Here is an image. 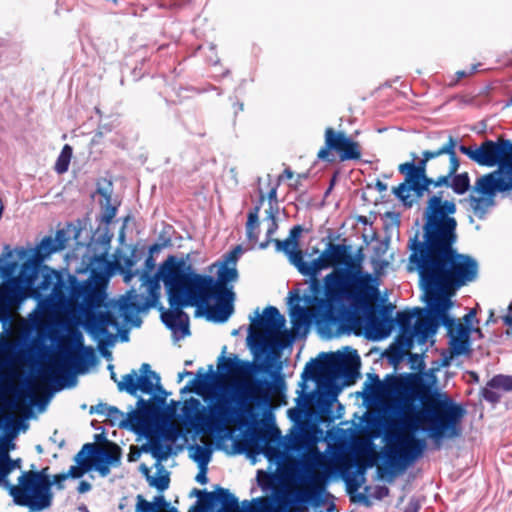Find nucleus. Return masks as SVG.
Instances as JSON below:
<instances>
[{
	"instance_id": "19",
	"label": "nucleus",
	"mask_w": 512,
	"mask_h": 512,
	"mask_svg": "<svg viewBox=\"0 0 512 512\" xmlns=\"http://www.w3.org/2000/svg\"><path fill=\"white\" fill-rule=\"evenodd\" d=\"M194 493L199 500L190 508L189 512H209L217 504H221V508L217 512H240L237 497L228 489L217 487L214 492L194 489Z\"/></svg>"
},
{
	"instance_id": "33",
	"label": "nucleus",
	"mask_w": 512,
	"mask_h": 512,
	"mask_svg": "<svg viewBox=\"0 0 512 512\" xmlns=\"http://www.w3.org/2000/svg\"><path fill=\"white\" fill-rule=\"evenodd\" d=\"M74 461L77 465L70 466L69 470L65 473L68 478H80L86 472L91 470L90 460L85 456L84 451L80 450L74 457Z\"/></svg>"
},
{
	"instance_id": "14",
	"label": "nucleus",
	"mask_w": 512,
	"mask_h": 512,
	"mask_svg": "<svg viewBox=\"0 0 512 512\" xmlns=\"http://www.w3.org/2000/svg\"><path fill=\"white\" fill-rule=\"evenodd\" d=\"M461 153L481 166L499 167V172L512 176V142L503 137L496 141L485 140L480 146L459 145Z\"/></svg>"
},
{
	"instance_id": "36",
	"label": "nucleus",
	"mask_w": 512,
	"mask_h": 512,
	"mask_svg": "<svg viewBox=\"0 0 512 512\" xmlns=\"http://www.w3.org/2000/svg\"><path fill=\"white\" fill-rule=\"evenodd\" d=\"M143 451L150 452L158 462L166 460L171 453V446L164 445L159 439L150 440L148 445L143 446Z\"/></svg>"
},
{
	"instance_id": "40",
	"label": "nucleus",
	"mask_w": 512,
	"mask_h": 512,
	"mask_svg": "<svg viewBox=\"0 0 512 512\" xmlns=\"http://www.w3.org/2000/svg\"><path fill=\"white\" fill-rule=\"evenodd\" d=\"M254 506L248 512H288L286 509L275 507L268 498L259 497L253 500Z\"/></svg>"
},
{
	"instance_id": "42",
	"label": "nucleus",
	"mask_w": 512,
	"mask_h": 512,
	"mask_svg": "<svg viewBox=\"0 0 512 512\" xmlns=\"http://www.w3.org/2000/svg\"><path fill=\"white\" fill-rule=\"evenodd\" d=\"M411 348L412 347H406L404 343L401 341V339L397 338V345L395 347L390 348L388 355L391 364H393L394 366L399 365L404 360L408 351Z\"/></svg>"
},
{
	"instance_id": "45",
	"label": "nucleus",
	"mask_w": 512,
	"mask_h": 512,
	"mask_svg": "<svg viewBox=\"0 0 512 512\" xmlns=\"http://www.w3.org/2000/svg\"><path fill=\"white\" fill-rule=\"evenodd\" d=\"M159 470L163 471L164 474H162L158 477L152 476L148 483L150 486L155 487L157 490L162 492V491L168 489L169 483H170V478H169L168 472L165 471L162 466L160 467Z\"/></svg>"
},
{
	"instance_id": "2",
	"label": "nucleus",
	"mask_w": 512,
	"mask_h": 512,
	"mask_svg": "<svg viewBox=\"0 0 512 512\" xmlns=\"http://www.w3.org/2000/svg\"><path fill=\"white\" fill-rule=\"evenodd\" d=\"M333 271L324 277V297L314 298L317 316L326 325L347 324L364 326L380 337L388 335L383 320L388 319L392 306L374 305L379 291L372 276L355 267L351 247L329 242L321 253Z\"/></svg>"
},
{
	"instance_id": "44",
	"label": "nucleus",
	"mask_w": 512,
	"mask_h": 512,
	"mask_svg": "<svg viewBox=\"0 0 512 512\" xmlns=\"http://www.w3.org/2000/svg\"><path fill=\"white\" fill-rule=\"evenodd\" d=\"M107 419L111 422L112 425H118L120 427H128L130 426L129 423V416L127 419L124 418L123 412H121L117 407L111 406L109 411L106 415Z\"/></svg>"
},
{
	"instance_id": "26",
	"label": "nucleus",
	"mask_w": 512,
	"mask_h": 512,
	"mask_svg": "<svg viewBox=\"0 0 512 512\" xmlns=\"http://www.w3.org/2000/svg\"><path fill=\"white\" fill-rule=\"evenodd\" d=\"M410 384H419V378L415 374L405 375H387L384 379L385 396H394L395 398Z\"/></svg>"
},
{
	"instance_id": "8",
	"label": "nucleus",
	"mask_w": 512,
	"mask_h": 512,
	"mask_svg": "<svg viewBox=\"0 0 512 512\" xmlns=\"http://www.w3.org/2000/svg\"><path fill=\"white\" fill-rule=\"evenodd\" d=\"M242 252L240 246L225 254L222 260L213 264L217 267L216 279L209 275L195 273L183 260L169 256L171 266H181V277L210 305L208 318L217 323L226 322L234 312L235 293L233 284L239 279L237 262Z\"/></svg>"
},
{
	"instance_id": "30",
	"label": "nucleus",
	"mask_w": 512,
	"mask_h": 512,
	"mask_svg": "<svg viewBox=\"0 0 512 512\" xmlns=\"http://www.w3.org/2000/svg\"><path fill=\"white\" fill-rule=\"evenodd\" d=\"M264 195L260 191V201L252 210L249 211L246 222V234L250 241L257 242L259 238V211L264 201Z\"/></svg>"
},
{
	"instance_id": "50",
	"label": "nucleus",
	"mask_w": 512,
	"mask_h": 512,
	"mask_svg": "<svg viewBox=\"0 0 512 512\" xmlns=\"http://www.w3.org/2000/svg\"><path fill=\"white\" fill-rule=\"evenodd\" d=\"M136 512H157V507L145 500L141 495L137 496Z\"/></svg>"
},
{
	"instance_id": "17",
	"label": "nucleus",
	"mask_w": 512,
	"mask_h": 512,
	"mask_svg": "<svg viewBox=\"0 0 512 512\" xmlns=\"http://www.w3.org/2000/svg\"><path fill=\"white\" fill-rule=\"evenodd\" d=\"M426 449V441L413 434L397 435L384 451L386 464L393 470H404L420 458Z\"/></svg>"
},
{
	"instance_id": "25",
	"label": "nucleus",
	"mask_w": 512,
	"mask_h": 512,
	"mask_svg": "<svg viewBox=\"0 0 512 512\" xmlns=\"http://www.w3.org/2000/svg\"><path fill=\"white\" fill-rule=\"evenodd\" d=\"M502 392L512 391V376L499 374L491 378L482 389L481 395L484 400L490 403H497L501 399Z\"/></svg>"
},
{
	"instance_id": "23",
	"label": "nucleus",
	"mask_w": 512,
	"mask_h": 512,
	"mask_svg": "<svg viewBox=\"0 0 512 512\" xmlns=\"http://www.w3.org/2000/svg\"><path fill=\"white\" fill-rule=\"evenodd\" d=\"M499 171H494L477 178L472 192L495 199L497 192H505L512 189V176L508 179L500 176Z\"/></svg>"
},
{
	"instance_id": "28",
	"label": "nucleus",
	"mask_w": 512,
	"mask_h": 512,
	"mask_svg": "<svg viewBox=\"0 0 512 512\" xmlns=\"http://www.w3.org/2000/svg\"><path fill=\"white\" fill-rule=\"evenodd\" d=\"M462 202L468 203L470 209L479 219H484L488 211L495 205V199L480 194L476 196L473 192Z\"/></svg>"
},
{
	"instance_id": "57",
	"label": "nucleus",
	"mask_w": 512,
	"mask_h": 512,
	"mask_svg": "<svg viewBox=\"0 0 512 512\" xmlns=\"http://www.w3.org/2000/svg\"><path fill=\"white\" fill-rule=\"evenodd\" d=\"M279 438H280V430L276 427H271L270 429H268L263 436V439L265 441L275 440V439H279Z\"/></svg>"
},
{
	"instance_id": "54",
	"label": "nucleus",
	"mask_w": 512,
	"mask_h": 512,
	"mask_svg": "<svg viewBox=\"0 0 512 512\" xmlns=\"http://www.w3.org/2000/svg\"><path fill=\"white\" fill-rule=\"evenodd\" d=\"M111 406H109L108 404L106 403H99L95 406H91L90 408V413L93 414V413H96L98 415H103V416H106L107 415V412L109 411Z\"/></svg>"
},
{
	"instance_id": "52",
	"label": "nucleus",
	"mask_w": 512,
	"mask_h": 512,
	"mask_svg": "<svg viewBox=\"0 0 512 512\" xmlns=\"http://www.w3.org/2000/svg\"><path fill=\"white\" fill-rule=\"evenodd\" d=\"M14 469V461L11 458H0V477L8 476Z\"/></svg>"
},
{
	"instance_id": "53",
	"label": "nucleus",
	"mask_w": 512,
	"mask_h": 512,
	"mask_svg": "<svg viewBox=\"0 0 512 512\" xmlns=\"http://www.w3.org/2000/svg\"><path fill=\"white\" fill-rule=\"evenodd\" d=\"M14 448V444L7 439L0 440V458H10L9 451Z\"/></svg>"
},
{
	"instance_id": "43",
	"label": "nucleus",
	"mask_w": 512,
	"mask_h": 512,
	"mask_svg": "<svg viewBox=\"0 0 512 512\" xmlns=\"http://www.w3.org/2000/svg\"><path fill=\"white\" fill-rule=\"evenodd\" d=\"M72 157V148L70 145L66 144L60 153V155L57 158L56 164H55V170L59 174L65 173L70 164V160Z\"/></svg>"
},
{
	"instance_id": "16",
	"label": "nucleus",
	"mask_w": 512,
	"mask_h": 512,
	"mask_svg": "<svg viewBox=\"0 0 512 512\" xmlns=\"http://www.w3.org/2000/svg\"><path fill=\"white\" fill-rule=\"evenodd\" d=\"M160 381L159 374L153 371L148 363H143L139 368V374L136 370H132L122 376V380L118 382V390L125 391L132 396H136L138 391L144 394H154L153 400L160 405H165L168 393Z\"/></svg>"
},
{
	"instance_id": "47",
	"label": "nucleus",
	"mask_w": 512,
	"mask_h": 512,
	"mask_svg": "<svg viewBox=\"0 0 512 512\" xmlns=\"http://www.w3.org/2000/svg\"><path fill=\"white\" fill-rule=\"evenodd\" d=\"M305 460L310 467H323L326 457L318 450H315L308 454Z\"/></svg>"
},
{
	"instance_id": "1",
	"label": "nucleus",
	"mask_w": 512,
	"mask_h": 512,
	"mask_svg": "<svg viewBox=\"0 0 512 512\" xmlns=\"http://www.w3.org/2000/svg\"><path fill=\"white\" fill-rule=\"evenodd\" d=\"M457 208L432 203L429 219L423 225V237L410 238L408 270L419 274V284L425 300L451 299L454 291L473 282L478 276L477 261L461 254L457 242Z\"/></svg>"
},
{
	"instance_id": "6",
	"label": "nucleus",
	"mask_w": 512,
	"mask_h": 512,
	"mask_svg": "<svg viewBox=\"0 0 512 512\" xmlns=\"http://www.w3.org/2000/svg\"><path fill=\"white\" fill-rule=\"evenodd\" d=\"M394 402L405 426L413 432L426 433L438 445L443 439H454L461 435V422L466 410L446 395L424 399L416 384H410Z\"/></svg>"
},
{
	"instance_id": "56",
	"label": "nucleus",
	"mask_w": 512,
	"mask_h": 512,
	"mask_svg": "<svg viewBox=\"0 0 512 512\" xmlns=\"http://www.w3.org/2000/svg\"><path fill=\"white\" fill-rule=\"evenodd\" d=\"M409 361L413 369H422L424 367L423 359L418 354H409Z\"/></svg>"
},
{
	"instance_id": "7",
	"label": "nucleus",
	"mask_w": 512,
	"mask_h": 512,
	"mask_svg": "<svg viewBox=\"0 0 512 512\" xmlns=\"http://www.w3.org/2000/svg\"><path fill=\"white\" fill-rule=\"evenodd\" d=\"M255 314L254 318H250L251 327L247 337V344L254 356V361L238 359L234 374L241 376L268 374L272 380H266L275 384L272 395L279 390L280 385H284L280 375L281 350L293 342V336L289 331L283 330L286 320L276 307H266L262 316L258 309Z\"/></svg>"
},
{
	"instance_id": "31",
	"label": "nucleus",
	"mask_w": 512,
	"mask_h": 512,
	"mask_svg": "<svg viewBox=\"0 0 512 512\" xmlns=\"http://www.w3.org/2000/svg\"><path fill=\"white\" fill-rule=\"evenodd\" d=\"M365 392V398L368 402L385 397L384 380L381 381L377 374H368L367 381L365 382Z\"/></svg>"
},
{
	"instance_id": "15",
	"label": "nucleus",
	"mask_w": 512,
	"mask_h": 512,
	"mask_svg": "<svg viewBox=\"0 0 512 512\" xmlns=\"http://www.w3.org/2000/svg\"><path fill=\"white\" fill-rule=\"evenodd\" d=\"M395 322L400 329L398 338L406 347H413L415 339L419 344H424L437 332L434 314L430 312L428 303L425 309L414 308L413 311L398 312Z\"/></svg>"
},
{
	"instance_id": "51",
	"label": "nucleus",
	"mask_w": 512,
	"mask_h": 512,
	"mask_svg": "<svg viewBox=\"0 0 512 512\" xmlns=\"http://www.w3.org/2000/svg\"><path fill=\"white\" fill-rule=\"evenodd\" d=\"M162 435L166 440L175 441L179 436V430L172 423H167L162 430Z\"/></svg>"
},
{
	"instance_id": "9",
	"label": "nucleus",
	"mask_w": 512,
	"mask_h": 512,
	"mask_svg": "<svg viewBox=\"0 0 512 512\" xmlns=\"http://www.w3.org/2000/svg\"><path fill=\"white\" fill-rule=\"evenodd\" d=\"M181 266H171L165 261L159 268V275L167 291L171 310L162 314V321L173 332H181L182 336H188L189 317L183 308L196 306L205 308L208 313V305L203 298L181 277Z\"/></svg>"
},
{
	"instance_id": "27",
	"label": "nucleus",
	"mask_w": 512,
	"mask_h": 512,
	"mask_svg": "<svg viewBox=\"0 0 512 512\" xmlns=\"http://www.w3.org/2000/svg\"><path fill=\"white\" fill-rule=\"evenodd\" d=\"M348 137L343 131L336 132L333 128L328 127L325 130V146L318 152V158L321 160L331 161L329 158L330 151L338 152Z\"/></svg>"
},
{
	"instance_id": "41",
	"label": "nucleus",
	"mask_w": 512,
	"mask_h": 512,
	"mask_svg": "<svg viewBox=\"0 0 512 512\" xmlns=\"http://www.w3.org/2000/svg\"><path fill=\"white\" fill-rule=\"evenodd\" d=\"M194 450L192 458L198 463L200 468H205L211 461L212 450L208 446L195 445L191 447Z\"/></svg>"
},
{
	"instance_id": "58",
	"label": "nucleus",
	"mask_w": 512,
	"mask_h": 512,
	"mask_svg": "<svg viewBox=\"0 0 512 512\" xmlns=\"http://www.w3.org/2000/svg\"><path fill=\"white\" fill-rule=\"evenodd\" d=\"M302 231H303V229H302V227L300 225L294 226L290 230V234H289V237L287 239L293 240L295 242H298V238L300 237Z\"/></svg>"
},
{
	"instance_id": "22",
	"label": "nucleus",
	"mask_w": 512,
	"mask_h": 512,
	"mask_svg": "<svg viewBox=\"0 0 512 512\" xmlns=\"http://www.w3.org/2000/svg\"><path fill=\"white\" fill-rule=\"evenodd\" d=\"M87 459L90 460L91 469L94 468L102 477H106L110 473V464H116L120 460L118 452L108 451L98 447L93 443H86L81 448Z\"/></svg>"
},
{
	"instance_id": "37",
	"label": "nucleus",
	"mask_w": 512,
	"mask_h": 512,
	"mask_svg": "<svg viewBox=\"0 0 512 512\" xmlns=\"http://www.w3.org/2000/svg\"><path fill=\"white\" fill-rule=\"evenodd\" d=\"M341 161L358 160L361 157L359 144L351 138H347L337 152Z\"/></svg>"
},
{
	"instance_id": "59",
	"label": "nucleus",
	"mask_w": 512,
	"mask_h": 512,
	"mask_svg": "<svg viewBox=\"0 0 512 512\" xmlns=\"http://www.w3.org/2000/svg\"><path fill=\"white\" fill-rule=\"evenodd\" d=\"M152 504H154L155 507H157V511L166 508L168 505L166 499L162 495L156 496Z\"/></svg>"
},
{
	"instance_id": "34",
	"label": "nucleus",
	"mask_w": 512,
	"mask_h": 512,
	"mask_svg": "<svg viewBox=\"0 0 512 512\" xmlns=\"http://www.w3.org/2000/svg\"><path fill=\"white\" fill-rule=\"evenodd\" d=\"M276 250L284 252L290 263L294 265L295 267L298 264L297 258H295V255L299 256L300 258L303 256L302 252L298 250V242H295L293 240L285 239V240H275Z\"/></svg>"
},
{
	"instance_id": "11",
	"label": "nucleus",
	"mask_w": 512,
	"mask_h": 512,
	"mask_svg": "<svg viewBox=\"0 0 512 512\" xmlns=\"http://www.w3.org/2000/svg\"><path fill=\"white\" fill-rule=\"evenodd\" d=\"M95 361L94 349L91 346H85L83 335L76 331L72 335V347L62 353L59 361H54L49 367L43 368L40 371V377L54 381V376L64 375L67 380L73 379L71 384L73 386L76 382L74 374L85 373ZM55 382L59 383L60 381L55 380Z\"/></svg>"
},
{
	"instance_id": "60",
	"label": "nucleus",
	"mask_w": 512,
	"mask_h": 512,
	"mask_svg": "<svg viewBox=\"0 0 512 512\" xmlns=\"http://www.w3.org/2000/svg\"><path fill=\"white\" fill-rule=\"evenodd\" d=\"M478 65H472L469 70H459L456 75L458 79L472 75L477 70Z\"/></svg>"
},
{
	"instance_id": "24",
	"label": "nucleus",
	"mask_w": 512,
	"mask_h": 512,
	"mask_svg": "<svg viewBox=\"0 0 512 512\" xmlns=\"http://www.w3.org/2000/svg\"><path fill=\"white\" fill-rule=\"evenodd\" d=\"M299 481L307 485L308 488L294 491L288 499L289 504L309 503L320 492L321 478L311 470L301 475Z\"/></svg>"
},
{
	"instance_id": "10",
	"label": "nucleus",
	"mask_w": 512,
	"mask_h": 512,
	"mask_svg": "<svg viewBox=\"0 0 512 512\" xmlns=\"http://www.w3.org/2000/svg\"><path fill=\"white\" fill-rule=\"evenodd\" d=\"M124 263L127 267V270L124 272L125 282L129 283L133 277L139 275L142 285H147L148 295L144 296L131 289L118 300L111 303L110 307L120 314L126 324L139 327L142 321L138 315L140 312L146 311L155 305L159 297V286L147 272L132 271L131 268L134 263L131 258H125Z\"/></svg>"
},
{
	"instance_id": "48",
	"label": "nucleus",
	"mask_w": 512,
	"mask_h": 512,
	"mask_svg": "<svg viewBox=\"0 0 512 512\" xmlns=\"http://www.w3.org/2000/svg\"><path fill=\"white\" fill-rule=\"evenodd\" d=\"M238 362L237 356L234 357H222L221 362L218 365L219 370L226 372V373H233L235 372L236 365Z\"/></svg>"
},
{
	"instance_id": "32",
	"label": "nucleus",
	"mask_w": 512,
	"mask_h": 512,
	"mask_svg": "<svg viewBox=\"0 0 512 512\" xmlns=\"http://www.w3.org/2000/svg\"><path fill=\"white\" fill-rule=\"evenodd\" d=\"M62 248L63 245L58 241V239H53L51 236H46L36 246L34 257L38 261H43L46 257Z\"/></svg>"
},
{
	"instance_id": "5",
	"label": "nucleus",
	"mask_w": 512,
	"mask_h": 512,
	"mask_svg": "<svg viewBox=\"0 0 512 512\" xmlns=\"http://www.w3.org/2000/svg\"><path fill=\"white\" fill-rule=\"evenodd\" d=\"M275 389L273 382L265 378L252 377L233 387L237 407H230L224 397H219L215 404L209 406L208 413L200 401L190 398L184 402L182 413L186 423L201 433L220 432L225 425L236 423L248 425L259 417L257 410L271 407V392Z\"/></svg>"
},
{
	"instance_id": "3",
	"label": "nucleus",
	"mask_w": 512,
	"mask_h": 512,
	"mask_svg": "<svg viewBox=\"0 0 512 512\" xmlns=\"http://www.w3.org/2000/svg\"><path fill=\"white\" fill-rule=\"evenodd\" d=\"M458 139L449 135L435 149L424 150L417 164L414 161L399 165L398 170L405 176L404 182L393 187V194L405 207L411 208L428 195L423 212L424 222L429 219V209L432 203L454 205V198H449L448 188L457 195H464L471 188L467 172L457 173L460 160L457 156Z\"/></svg>"
},
{
	"instance_id": "38",
	"label": "nucleus",
	"mask_w": 512,
	"mask_h": 512,
	"mask_svg": "<svg viewBox=\"0 0 512 512\" xmlns=\"http://www.w3.org/2000/svg\"><path fill=\"white\" fill-rule=\"evenodd\" d=\"M290 317L293 324V328L298 330L302 325L308 323L309 310L299 304L291 305Z\"/></svg>"
},
{
	"instance_id": "49",
	"label": "nucleus",
	"mask_w": 512,
	"mask_h": 512,
	"mask_svg": "<svg viewBox=\"0 0 512 512\" xmlns=\"http://www.w3.org/2000/svg\"><path fill=\"white\" fill-rule=\"evenodd\" d=\"M14 394L16 398L32 399L34 396L32 386L28 381L23 382L18 388H16Z\"/></svg>"
},
{
	"instance_id": "21",
	"label": "nucleus",
	"mask_w": 512,
	"mask_h": 512,
	"mask_svg": "<svg viewBox=\"0 0 512 512\" xmlns=\"http://www.w3.org/2000/svg\"><path fill=\"white\" fill-rule=\"evenodd\" d=\"M289 418L295 423V431L288 436V448L299 451L314 442L309 425L304 421L306 411L300 408L288 410Z\"/></svg>"
},
{
	"instance_id": "63",
	"label": "nucleus",
	"mask_w": 512,
	"mask_h": 512,
	"mask_svg": "<svg viewBox=\"0 0 512 512\" xmlns=\"http://www.w3.org/2000/svg\"><path fill=\"white\" fill-rule=\"evenodd\" d=\"M207 378V375L206 374H203L201 372H198L197 375H196V378L194 380L191 381V384L195 387H199V386H202L204 381L206 380Z\"/></svg>"
},
{
	"instance_id": "62",
	"label": "nucleus",
	"mask_w": 512,
	"mask_h": 512,
	"mask_svg": "<svg viewBox=\"0 0 512 512\" xmlns=\"http://www.w3.org/2000/svg\"><path fill=\"white\" fill-rule=\"evenodd\" d=\"M476 317L475 310H470L467 314L463 316V321L465 325H468L469 327H472L473 320Z\"/></svg>"
},
{
	"instance_id": "18",
	"label": "nucleus",
	"mask_w": 512,
	"mask_h": 512,
	"mask_svg": "<svg viewBox=\"0 0 512 512\" xmlns=\"http://www.w3.org/2000/svg\"><path fill=\"white\" fill-rule=\"evenodd\" d=\"M326 359L323 365L316 361L311 360L308 362L302 372V382L300 383L301 389L305 388V381L314 378L315 375L323 367L328 376L329 384L333 380L339 378L354 379L358 375V365L351 362L345 355L340 353L324 354ZM303 393V390H301Z\"/></svg>"
},
{
	"instance_id": "39",
	"label": "nucleus",
	"mask_w": 512,
	"mask_h": 512,
	"mask_svg": "<svg viewBox=\"0 0 512 512\" xmlns=\"http://www.w3.org/2000/svg\"><path fill=\"white\" fill-rule=\"evenodd\" d=\"M309 278H310L309 288H310V291L313 293V296L309 297L307 299V302L314 305V313H315V318H316L317 322L323 323V321L320 320V318L317 316L316 301L314 300V298H323L324 297V284L323 285L321 284V282L318 280L317 276L309 277ZM324 324H326V323L324 322Z\"/></svg>"
},
{
	"instance_id": "35",
	"label": "nucleus",
	"mask_w": 512,
	"mask_h": 512,
	"mask_svg": "<svg viewBox=\"0 0 512 512\" xmlns=\"http://www.w3.org/2000/svg\"><path fill=\"white\" fill-rule=\"evenodd\" d=\"M98 193L103 197L101 201L102 213L101 222L104 224H110L113 218L116 216L117 208L111 203V195L105 189L98 188Z\"/></svg>"
},
{
	"instance_id": "64",
	"label": "nucleus",
	"mask_w": 512,
	"mask_h": 512,
	"mask_svg": "<svg viewBox=\"0 0 512 512\" xmlns=\"http://www.w3.org/2000/svg\"><path fill=\"white\" fill-rule=\"evenodd\" d=\"M195 479L200 484H206L208 482V477H207V474H206V467L205 468H200V471L196 475Z\"/></svg>"
},
{
	"instance_id": "29",
	"label": "nucleus",
	"mask_w": 512,
	"mask_h": 512,
	"mask_svg": "<svg viewBox=\"0 0 512 512\" xmlns=\"http://www.w3.org/2000/svg\"><path fill=\"white\" fill-rule=\"evenodd\" d=\"M295 258H297L298 261L296 268L303 276H318L322 270L330 267L329 263L326 262L322 254H320V256L314 259L311 263L305 262L303 256L300 258L299 256L295 255Z\"/></svg>"
},
{
	"instance_id": "61",
	"label": "nucleus",
	"mask_w": 512,
	"mask_h": 512,
	"mask_svg": "<svg viewBox=\"0 0 512 512\" xmlns=\"http://www.w3.org/2000/svg\"><path fill=\"white\" fill-rule=\"evenodd\" d=\"M389 495V489L386 486H379L375 490V497L377 499H382Z\"/></svg>"
},
{
	"instance_id": "20",
	"label": "nucleus",
	"mask_w": 512,
	"mask_h": 512,
	"mask_svg": "<svg viewBox=\"0 0 512 512\" xmlns=\"http://www.w3.org/2000/svg\"><path fill=\"white\" fill-rule=\"evenodd\" d=\"M138 410L129 413L130 427L134 430L148 431L152 424L157 422L162 415V407L158 402L139 398Z\"/></svg>"
},
{
	"instance_id": "4",
	"label": "nucleus",
	"mask_w": 512,
	"mask_h": 512,
	"mask_svg": "<svg viewBox=\"0 0 512 512\" xmlns=\"http://www.w3.org/2000/svg\"><path fill=\"white\" fill-rule=\"evenodd\" d=\"M113 264L105 255L94 257L91 262V275L86 281H79L74 275L64 277L61 273L50 270L43 275L41 287L51 289V301L60 307L77 308L84 316V327L94 337L110 338L108 331L112 327L120 331V324L112 311H96L104 299V286L108 281Z\"/></svg>"
},
{
	"instance_id": "13",
	"label": "nucleus",
	"mask_w": 512,
	"mask_h": 512,
	"mask_svg": "<svg viewBox=\"0 0 512 512\" xmlns=\"http://www.w3.org/2000/svg\"><path fill=\"white\" fill-rule=\"evenodd\" d=\"M40 473L24 471L18 478V487H11L10 495L15 504L29 507L32 511H43L52 505L53 492L50 484L41 480Z\"/></svg>"
},
{
	"instance_id": "55",
	"label": "nucleus",
	"mask_w": 512,
	"mask_h": 512,
	"mask_svg": "<svg viewBox=\"0 0 512 512\" xmlns=\"http://www.w3.org/2000/svg\"><path fill=\"white\" fill-rule=\"evenodd\" d=\"M68 479V475L65 473L56 474L53 476V480H51L52 485H55L57 489H64V482Z\"/></svg>"
},
{
	"instance_id": "46",
	"label": "nucleus",
	"mask_w": 512,
	"mask_h": 512,
	"mask_svg": "<svg viewBox=\"0 0 512 512\" xmlns=\"http://www.w3.org/2000/svg\"><path fill=\"white\" fill-rule=\"evenodd\" d=\"M277 211H278L277 206L275 208H273L271 206L269 209L266 210L267 219L270 221L268 229H267V236H268L267 243L270 241V237L276 232V230L278 228V224H277V220H276V216H275Z\"/></svg>"
},
{
	"instance_id": "12",
	"label": "nucleus",
	"mask_w": 512,
	"mask_h": 512,
	"mask_svg": "<svg viewBox=\"0 0 512 512\" xmlns=\"http://www.w3.org/2000/svg\"><path fill=\"white\" fill-rule=\"evenodd\" d=\"M430 306V312L434 314L437 329L442 325L447 330L450 339V350L453 355H464L470 352V334L472 327L459 320L450 317L449 310L453 306L451 299L425 300Z\"/></svg>"
}]
</instances>
